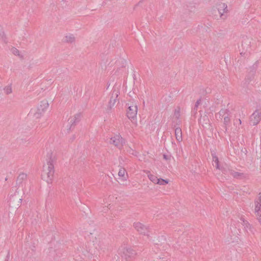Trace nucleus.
I'll return each instance as SVG.
<instances>
[{"label": "nucleus", "instance_id": "1", "mask_svg": "<svg viewBox=\"0 0 261 261\" xmlns=\"http://www.w3.org/2000/svg\"><path fill=\"white\" fill-rule=\"evenodd\" d=\"M54 158H51L44 164L41 173V178L48 184H51L55 179Z\"/></svg>", "mask_w": 261, "mask_h": 261}, {"label": "nucleus", "instance_id": "13", "mask_svg": "<svg viewBox=\"0 0 261 261\" xmlns=\"http://www.w3.org/2000/svg\"><path fill=\"white\" fill-rule=\"evenodd\" d=\"M149 179L154 184H156L158 178L154 175L149 174L148 175Z\"/></svg>", "mask_w": 261, "mask_h": 261}, {"label": "nucleus", "instance_id": "3", "mask_svg": "<svg viewBox=\"0 0 261 261\" xmlns=\"http://www.w3.org/2000/svg\"><path fill=\"white\" fill-rule=\"evenodd\" d=\"M138 105L136 101H132L127 103V108L125 111L126 116L131 121H135L138 114Z\"/></svg>", "mask_w": 261, "mask_h": 261}, {"label": "nucleus", "instance_id": "12", "mask_svg": "<svg viewBox=\"0 0 261 261\" xmlns=\"http://www.w3.org/2000/svg\"><path fill=\"white\" fill-rule=\"evenodd\" d=\"M175 136L176 139L178 141L181 140V130L179 128H176L175 129Z\"/></svg>", "mask_w": 261, "mask_h": 261}, {"label": "nucleus", "instance_id": "8", "mask_svg": "<svg viewBox=\"0 0 261 261\" xmlns=\"http://www.w3.org/2000/svg\"><path fill=\"white\" fill-rule=\"evenodd\" d=\"M135 229L139 232L142 233L146 229V227L140 222H136L134 224Z\"/></svg>", "mask_w": 261, "mask_h": 261}, {"label": "nucleus", "instance_id": "9", "mask_svg": "<svg viewBox=\"0 0 261 261\" xmlns=\"http://www.w3.org/2000/svg\"><path fill=\"white\" fill-rule=\"evenodd\" d=\"M118 175L120 177L125 178L127 176V172L125 168L120 167L119 169Z\"/></svg>", "mask_w": 261, "mask_h": 261}, {"label": "nucleus", "instance_id": "15", "mask_svg": "<svg viewBox=\"0 0 261 261\" xmlns=\"http://www.w3.org/2000/svg\"><path fill=\"white\" fill-rule=\"evenodd\" d=\"M74 39V37L72 35H67L65 37V40L67 42H73Z\"/></svg>", "mask_w": 261, "mask_h": 261}, {"label": "nucleus", "instance_id": "5", "mask_svg": "<svg viewBox=\"0 0 261 261\" xmlns=\"http://www.w3.org/2000/svg\"><path fill=\"white\" fill-rule=\"evenodd\" d=\"M214 13L216 15V12H218V15L222 17L225 14L228 12L227 5L225 3H219L216 5L215 7L213 8Z\"/></svg>", "mask_w": 261, "mask_h": 261}, {"label": "nucleus", "instance_id": "10", "mask_svg": "<svg viewBox=\"0 0 261 261\" xmlns=\"http://www.w3.org/2000/svg\"><path fill=\"white\" fill-rule=\"evenodd\" d=\"M170 181L168 179H162V178H159L158 179L156 184L161 185V186H164L166 185H167L169 183Z\"/></svg>", "mask_w": 261, "mask_h": 261}, {"label": "nucleus", "instance_id": "4", "mask_svg": "<svg viewBox=\"0 0 261 261\" xmlns=\"http://www.w3.org/2000/svg\"><path fill=\"white\" fill-rule=\"evenodd\" d=\"M111 144L121 150L126 145L125 140L119 134H116L112 136L110 139Z\"/></svg>", "mask_w": 261, "mask_h": 261}, {"label": "nucleus", "instance_id": "2", "mask_svg": "<svg viewBox=\"0 0 261 261\" xmlns=\"http://www.w3.org/2000/svg\"><path fill=\"white\" fill-rule=\"evenodd\" d=\"M49 108L47 100L44 99L39 102L36 108L31 110L30 113L34 117L39 118L42 117Z\"/></svg>", "mask_w": 261, "mask_h": 261}, {"label": "nucleus", "instance_id": "7", "mask_svg": "<svg viewBox=\"0 0 261 261\" xmlns=\"http://www.w3.org/2000/svg\"><path fill=\"white\" fill-rule=\"evenodd\" d=\"M254 213L256 217H261V200L259 199L255 202Z\"/></svg>", "mask_w": 261, "mask_h": 261}, {"label": "nucleus", "instance_id": "16", "mask_svg": "<svg viewBox=\"0 0 261 261\" xmlns=\"http://www.w3.org/2000/svg\"><path fill=\"white\" fill-rule=\"evenodd\" d=\"M12 51L15 55L18 54V50L16 48H13Z\"/></svg>", "mask_w": 261, "mask_h": 261}, {"label": "nucleus", "instance_id": "11", "mask_svg": "<svg viewBox=\"0 0 261 261\" xmlns=\"http://www.w3.org/2000/svg\"><path fill=\"white\" fill-rule=\"evenodd\" d=\"M213 165L217 168H220L219 158L216 155L213 156Z\"/></svg>", "mask_w": 261, "mask_h": 261}, {"label": "nucleus", "instance_id": "14", "mask_svg": "<svg viewBox=\"0 0 261 261\" xmlns=\"http://www.w3.org/2000/svg\"><path fill=\"white\" fill-rule=\"evenodd\" d=\"M12 90L11 86H7L4 88V92L6 94H9L12 93Z\"/></svg>", "mask_w": 261, "mask_h": 261}, {"label": "nucleus", "instance_id": "6", "mask_svg": "<svg viewBox=\"0 0 261 261\" xmlns=\"http://www.w3.org/2000/svg\"><path fill=\"white\" fill-rule=\"evenodd\" d=\"M261 120V109L255 110L250 116V122L253 125H256Z\"/></svg>", "mask_w": 261, "mask_h": 261}]
</instances>
